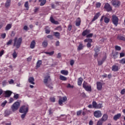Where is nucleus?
<instances>
[{
  "label": "nucleus",
  "instance_id": "obj_1",
  "mask_svg": "<svg viewBox=\"0 0 125 125\" xmlns=\"http://www.w3.org/2000/svg\"><path fill=\"white\" fill-rule=\"evenodd\" d=\"M29 111V106L28 105H23L20 108L19 112L20 113H23L21 115V119H24L25 117H26V115H27V113H28V111Z\"/></svg>",
  "mask_w": 125,
  "mask_h": 125
},
{
  "label": "nucleus",
  "instance_id": "obj_2",
  "mask_svg": "<svg viewBox=\"0 0 125 125\" xmlns=\"http://www.w3.org/2000/svg\"><path fill=\"white\" fill-rule=\"evenodd\" d=\"M13 46H15L17 49L20 48L21 46V44L22 43V38H19V39L17 37L14 38V40Z\"/></svg>",
  "mask_w": 125,
  "mask_h": 125
},
{
  "label": "nucleus",
  "instance_id": "obj_3",
  "mask_svg": "<svg viewBox=\"0 0 125 125\" xmlns=\"http://www.w3.org/2000/svg\"><path fill=\"white\" fill-rule=\"evenodd\" d=\"M20 107V103L19 102H16L13 104L11 106V109L13 112H15L17 111L19 107Z\"/></svg>",
  "mask_w": 125,
  "mask_h": 125
},
{
  "label": "nucleus",
  "instance_id": "obj_4",
  "mask_svg": "<svg viewBox=\"0 0 125 125\" xmlns=\"http://www.w3.org/2000/svg\"><path fill=\"white\" fill-rule=\"evenodd\" d=\"M112 21L115 26H118L119 24V18L116 15H113L112 17Z\"/></svg>",
  "mask_w": 125,
  "mask_h": 125
},
{
  "label": "nucleus",
  "instance_id": "obj_5",
  "mask_svg": "<svg viewBox=\"0 0 125 125\" xmlns=\"http://www.w3.org/2000/svg\"><path fill=\"white\" fill-rule=\"evenodd\" d=\"M51 82V79L50 78V75L49 74H47L43 80L44 83H48Z\"/></svg>",
  "mask_w": 125,
  "mask_h": 125
},
{
  "label": "nucleus",
  "instance_id": "obj_6",
  "mask_svg": "<svg viewBox=\"0 0 125 125\" xmlns=\"http://www.w3.org/2000/svg\"><path fill=\"white\" fill-rule=\"evenodd\" d=\"M104 20V23H106V24H108L110 22V18H107V17H105V16H103L101 19L100 21L102 22L103 20Z\"/></svg>",
  "mask_w": 125,
  "mask_h": 125
},
{
  "label": "nucleus",
  "instance_id": "obj_7",
  "mask_svg": "<svg viewBox=\"0 0 125 125\" xmlns=\"http://www.w3.org/2000/svg\"><path fill=\"white\" fill-rule=\"evenodd\" d=\"M65 101H67V97L64 96L63 97H60V99L59 100V105H62L63 104V102H65Z\"/></svg>",
  "mask_w": 125,
  "mask_h": 125
},
{
  "label": "nucleus",
  "instance_id": "obj_8",
  "mask_svg": "<svg viewBox=\"0 0 125 125\" xmlns=\"http://www.w3.org/2000/svg\"><path fill=\"white\" fill-rule=\"evenodd\" d=\"M104 8L108 12H109V11H112V7H111V5L108 3H106L105 4Z\"/></svg>",
  "mask_w": 125,
  "mask_h": 125
},
{
  "label": "nucleus",
  "instance_id": "obj_9",
  "mask_svg": "<svg viewBox=\"0 0 125 125\" xmlns=\"http://www.w3.org/2000/svg\"><path fill=\"white\" fill-rule=\"evenodd\" d=\"M94 116L96 118H100L102 116V113H101V111L100 110L95 111L94 113Z\"/></svg>",
  "mask_w": 125,
  "mask_h": 125
},
{
  "label": "nucleus",
  "instance_id": "obj_10",
  "mask_svg": "<svg viewBox=\"0 0 125 125\" xmlns=\"http://www.w3.org/2000/svg\"><path fill=\"white\" fill-rule=\"evenodd\" d=\"M103 84H102V83L100 82H97V89L98 90H102V87H103Z\"/></svg>",
  "mask_w": 125,
  "mask_h": 125
},
{
  "label": "nucleus",
  "instance_id": "obj_11",
  "mask_svg": "<svg viewBox=\"0 0 125 125\" xmlns=\"http://www.w3.org/2000/svg\"><path fill=\"white\" fill-rule=\"evenodd\" d=\"M112 5L115 6V7H119L121 5V2L119 1H112Z\"/></svg>",
  "mask_w": 125,
  "mask_h": 125
},
{
  "label": "nucleus",
  "instance_id": "obj_12",
  "mask_svg": "<svg viewBox=\"0 0 125 125\" xmlns=\"http://www.w3.org/2000/svg\"><path fill=\"white\" fill-rule=\"evenodd\" d=\"M4 94L5 97H10V96H11V95L12 94V91L10 90H6V91H5Z\"/></svg>",
  "mask_w": 125,
  "mask_h": 125
},
{
  "label": "nucleus",
  "instance_id": "obj_13",
  "mask_svg": "<svg viewBox=\"0 0 125 125\" xmlns=\"http://www.w3.org/2000/svg\"><path fill=\"white\" fill-rule=\"evenodd\" d=\"M89 33H90V30L86 29L83 32L82 36H83V37H85L86 35H87V34H89Z\"/></svg>",
  "mask_w": 125,
  "mask_h": 125
},
{
  "label": "nucleus",
  "instance_id": "obj_14",
  "mask_svg": "<svg viewBox=\"0 0 125 125\" xmlns=\"http://www.w3.org/2000/svg\"><path fill=\"white\" fill-rule=\"evenodd\" d=\"M11 3V0H7L5 4V7L8 8L10 6Z\"/></svg>",
  "mask_w": 125,
  "mask_h": 125
},
{
  "label": "nucleus",
  "instance_id": "obj_15",
  "mask_svg": "<svg viewBox=\"0 0 125 125\" xmlns=\"http://www.w3.org/2000/svg\"><path fill=\"white\" fill-rule=\"evenodd\" d=\"M100 15V13H97L95 14V15L94 16L93 19L92 20V22H93L94 21H95V20H96V19H98V17H99Z\"/></svg>",
  "mask_w": 125,
  "mask_h": 125
},
{
  "label": "nucleus",
  "instance_id": "obj_16",
  "mask_svg": "<svg viewBox=\"0 0 125 125\" xmlns=\"http://www.w3.org/2000/svg\"><path fill=\"white\" fill-rule=\"evenodd\" d=\"M10 114H11V111L6 110L4 112V117H8Z\"/></svg>",
  "mask_w": 125,
  "mask_h": 125
},
{
  "label": "nucleus",
  "instance_id": "obj_17",
  "mask_svg": "<svg viewBox=\"0 0 125 125\" xmlns=\"http://www.w3.org/2000/svg\"><path fill=\"white\" fill-rule=\"evenodd\" d=\"M121 116H122V115L121 114V113H118L117 115L114 116V117H113V119L115 121H117V120H118V119L120 118Z\"/></svg>",
  "mask_w": 125,
  "mask_h": 125
},
{
  "label": "nucleus",
  "instance_id": "obj_18",
  "mask_svg": "<svg viewBox=\"0 0 125 125\" xmlns=\"http://www.w3.org/2000/svg\"><path fill=\"white\" fill-rule=\"evenodd\" d=\"M45 84L46 86H47V87L50 88V89H52V88H53V84H52V83H50L49 82L48 83H45Z\"/></svg>",
  "mask_w": 125,
  "mask_h": 125
},
{
  "label": "nucleus",
  "instance_id": "obj_19",
  "mask_svg": "<svg viewBox=\"0 0 125 125\" xmlns=\"http://www.w3.org/2000/svg\"><path fill=\"white\" fill-rule=\"evenodd\" d=\"M11 27H12V24L9 23L7 24L5 28V31H8L9 30H10L11 29Z\"/></svg>",
  "mask_w": 125,
  "mask_h": 125
},
{
  "label": "nucleus",
  "instance_id": "obj_20",
  "mask_svg": "<svg viewBox=\"0 0 125 125\" xmlns=\"http://www.w3.org/2000/svg\"><path fill=\"white\" fill-rule=\"evenodd\" d=\"M84 89L86 91H90V92H91L92 90L91 89V85H88L87 86H86V87L84 88Z\"/></svg>",
  "mask_w": 125,
  "mask_h": 125
},
{
  "label": "nucleus",
  "instance_id": "obj_21",
  "mask_svg": "<svg viewBox=\"0 0 125 125\" xmlns=\"http://www.w3.org/2000/svg\"><path fill=\"white\" fill-rule=\"evenodd\" d=\"M117 39L119 41H123V42H125V36H123L122 35H119L117 37Z\"/></svg>",
  "mask_w": 125,
  "mask_h": 125
},
{
  "label": "nucleus",
  "instance_id": "obj_22",
  "mask_svg": "<svg viewBox=\"0 0 125 125\" xmlns=\"http://www.w3.org/2000/svg\"><path fill=\"white\" fill-rule=\"evenodd\" d=\"M108 119V115L106 114H104L103 117L101 118V120L103 121L104 122H105Z\"/></svg>",
  "mask_w": 125,
  "mask_h": 125
},
{
  "label": "nucleus",
  "instance_id": "obj_23",
  "mask_svg": "<svg viewBox=\"0 0 125 125\" xmlns=\"http://www.w3.org/2000/svg\"><path fill=\"white\" fill-rule=\"evenodd\" d=\"M112 70L114 71V72H118V71H119V67L117 65H113Z\"/></svg>",
  "mask_w": 125,
  "mask_h": 125
},
{
  "label": "nucleus",
  "instance_id": "obj_24",
  "mask_svg": "<svg viewBox=\"0 0 125 125\" xmlns=\"http://www.w3.org/2000/svg\"><path fill=\"white\" fill-rule=\"evenodd\" d=\"M83 81V79L82 77H80V78H79L78 81V85H82V83Z\"/></svg>",
  "mask_w": 125,
  "mask_h": 125
},
{
  "label": "nucleus",
  "instance_id": "obj_25",
  "mask_svg": "<svg viewBox=\"0 0 125 125\" xmlns=\"http://www.w3.org/2000/svg\"><path fill=\"white\" fill-rule=\"evenodd\" d=\"M50 20L51 23H53V24H57L58 23V21H55V20H54V19H53V17H50Z\"/></svg>",
  "mask_w": 125,
  "mask_h": 125
},
{
  "label": "nucleus",
  "instance_id": "obj_26",
  "mask_svg": "<svg viewBox=\"0 0 125 125\" xmlns=\"http://www.w3.org/2000/svg\"><path fill=\"white\" fill-rule=\"evenodd\" d=\"M48 43H47V41H44L42 43V46L43 47H46L47 46Z\"/></svg>",
  "mask_w": 125,
  "mask_h": 125
},
{
  "label": "nucleus",
  "instance_id": "obj_27",
  "mask_svg": "<svg viewBox=\"0 0 125 125\" xmlns=\"http://www.w3.org/2000/svg\"><path fill=\"white\" fill-rule=\"evenodd\" d=\"M44 53H45V54H48V55H49V56H52V55H53L54 54V51H52L51 52H45Z\"/></svg>",
  "mask_w": 125,
  "mask_h": 125
},
{
  "label": "nucleus",
  "instance_id": "obj_28",
  "mask_svg": "<svg viewBox=\"0 0 125 125\" xmlns=\"http://www.w3.org/2000/svg\"><path fill=\"white\" fill-rule=\"evenodd\" d=\"M61 74L62 75H64V76H67L68 74V72L67 70H62L61 71Z\"/></svg>",
  "mask_w": 125,
  "mask_h": 125
},
{
  "label": "nucleus",
  "instance_id": "obj_29",
  "mask_svg": "<svg viewBox=\"0 0 125 125\" xmlns=\"http://www.w3.org/2000/svg\"><path fill=\"white\" fill-rule=\"evenodd\" d=\"M12 56L14 59H16V58L17 57V53H16L15 50H14V52L12 54Z\"/></svg>",
  "mask_w": 125,
  "mask_h": 125
},
{
  "label": "nucleus",
  "instance_id": "obj_30",
  "mask_svg": "<svg viewBox=\"0 0 125 125\" xmlns=\"http://www.w3.org/2000/svg\"><path fill=\"white\" fill-rule=\"evenodd\" d=\"M45 31L46 34H49V33H50V30H49V27L47 26H45Z\"/></svg>",
  "mask_w": 125,
  "mask_h": 125
},
{
  "label": "nucleus",
  "instance_id": "obj_31",
  "mask_svg": "<svg viewBox=\"0 0 125 125\" xmlns=\"http://www.w3.org/2000/svg\"><path fill=\"white\" fill-rule=\"evenodd\" d=\"M60 79L61 81H67V78L65 77V76H62V75L60 76Z\"/></svg>",
  "mask_w": 125,
  "mask_h": 125
},
{
  "label": "nucleus",
  "instance_id": "obj_32",
  "mask_svg": "<svg viewBox=\"0 0 125 125\" xmlns=\"http://www.w3.org/2000/svg\"><path fill=\"white\" fill-rule=\"evenodd\" d=\"M42 60L38 61L37 62V67L38 68H39V67H41V65H42Z\"/></svg>",
  "mask_w": 125,
  "mask_h": 125
},
{
  "label": "nucleus",
  "instance_id": "obj_33",
  "mask_svg": "<svg viewBox=\"0 0 125 125\" xmlns=\"http://www.w3.org/2000/svg\"><path fill=\"white\" fill-rule=\"evenodd\" d=\"M54 36H55V37H56V38H58V39H59V37H60V33L59 32H54Z\"/></svg>",
  "mask_w": 125,
  "mask_h": 125
},
{
  "label": "nucleus",
  "instance_id": "obj_34",
  "mask_svg": "<svg viewBox=\"0 0 125 125\" xmlns=\"http://www.w3.org/2000/svg\"><path fill=\"white\" fill-rule=\"evenodd\" d=\"M24 7L26 9V10H29V2L28 1H26L24 4Z\"/></svg>",
  "mask_w": 125,
  "mask_h": 125
},
{
  "label": "nucleus",
  "instance_id": "obj_35",
  "mask_svg": "<svg viewBox=\"0 0 125 125\" xmlns=\"http://www.w3.org/2000/svg\"><path fill=\"white\" fill-rule=\"evenodd\" d=\"M84 42H88L89 43H91V42H92V39H85V40H84Z\"/></svg>",
  "mask_w": 125,
  "mask_h": 125
},
{
  "label": "nucleus",
  "instance_id": "obj_36",
  "mask_svg": "<svg viewBox=\"0 0 125 125\" xmlns=\"http://www.w3.org/2000/svg\"><path fill=\"white\" fill-rule=\"evenodd\" d=\"M88 85V83L86 82L85 81H84L83 84V88H85L86 87V86H87Z\"/></svg>",
  "mask_w": 125,
  "mask_h": 125
},
{
  "label": "nucleus",
  "instance_id": "obj_37",
  "mask_svg": "<svg viewBox=\"0 0 125 125\" xmlns=\"http://www.w3.org/2000/svg\"><path fill=\"white\" fill-rule=\"evenodd\" d=\"M94 51L96 53H98V52H99V51H100V50L99 49V47H98V46H96L94 48Z\"/></svg>",
  "mask_w": 125,
  "mask_h": 125
},
{
  "label": "nucleus",
  "instance_id": "obj_38",
  "mask_svg": "<svg viewBox=\"0 0 125 125\" xmlns=\"http://www.w3.org/2000/svg\"><path fill=\"white\" fill-rule=\"evenodd\" d=\"M103 122H104L103 121L100 119L98 121L96 125H103Z\"/></svg>",
  "mask_w": 125,
  "mask_h": 125
},
{
  "label": "nucleus",
  "instance_id": "obj_39",
  "mask_svg": "<svg viewBox=\"0 0 125 125\" xmlns=\"http://www.w3.org/2000/svg\"><path fill=\"white\" fill-rule=\"evenodd\" d=\"M92 106L93 108H95V109H96V106H97V103H96V102L93 101L92 102Z\"/></svg>",
  "mask_w": 125,
  "mask_h": 125
},
{
  "label": "nucleus",
  "instance_id": "obj_40",
  "mask_svg": "<svg viewBox=\"0 0 125 125\" xmlns=\"http://www.w3.org/2000/svg\"><path fill=\"white\" fill-rule=\"evenodd\" d=\"M35 46H36V41L33 40L32 42V48H35Z\"/></svg>",
  "mask_w": 125,
  "mask_h": 125
},
{
  "label": "nucleus",
  "instance_id": "obj_41",
  "mask_svg": "<svg viewBox=\"0 0 125 125\" xmlns=\"http://www.w3.org/2000/svg\"><path fill=\"white\" fill-rule=\"evenodd\" d=\"M78 50H82V49H83V43H80V44L78 47Z\"/></svg>",
  "mask_w": 125,
  "mask_h": 125
},
{
  "label": "nucleus",
  "instance_id": "obj_42",
  "mask_svg": "<svg viewBox=\"0 0 125 125\" xmlns=\"http://www.w3.org/2000/svg\"><path fill=\"white\" fill-rule=\"evenodd\" d=\"M102 108V104H97V106H96V109H100Z\"/></svg>",
  "mask_w": 125,
  "mask_h": 125
},
{
  "label": "nucleus",
  "instance_id": "obj_43",
  "mask_svg": "<svg viewBox=\"0 0 125 125\" xmlns=\"http://www.w3.org/2000/svg\"><path fill=\"white\" fill-rule=\"evenodd\" d=\"M117 55H119V53L118 52H116L115 54L113 55L112 58H114V59H116L117 58Z\"/></svg>",
  "mask_w": 125,
  "mask_h": 125
},
{
  "label": "nucleus",
  "instance_id": "obj_44",
  "mask_svg": "<svg viewBox=\"0 0 125 125\" xmlns=\"http://www.w3.org/2000/svg\"><path fill=\"white\" fill-rule=\"evenodd\" d=\"M45 3H46V0H43L40 3L41 6H42V5H44Z\"/></svg>",
  "mask_w": 125,
  "mask_h": 125
},
{
  "label": "nucleus",
  "instance_id": "obj_45",
  "mask_svg": "<svg viewBox=\"0 0 125 125\" xmlns=\"http://www.w3.org/2000/svg\"><path fill=\"white\" fill-rule=\"evenodd\" d=\"M115 49H116V50H118L119 51H120V50H121V49H122V48L121 47V46L116 45V46H115Z\"/></svg>",
  "mask_w": 125,
  "mask_h": 125
},
{
  "label": "nucleus",
  "instance_id": "obj_46",
  "mask_svg": "<svg viewBox=\"0 0 125 125\" xmlns=\"http://www.w3.org/2000/svg\"><path fill=\"white\" fill-rule=\"evenodd\" d=\"M13 40L12 39L10 40L6 43L7 45H10L11 43H12V42Z\"/></svg>",
  "mask_w": 125,
  "mask_h": 125
},
{
  "label": "nucleus",
  "instance_id": "obj_47",
  "mask_svg": "<svg viewBox=\"0 0 125 125\" xmlns=\"http://www.w3.org/2000/svg\"><path fill=\"white\" fill-rule=\"evenodd\" d=\"M120 63H121V64H125V58H123L121 60H120Z\"/></svg>",
  "mask_w": 125,
  "mask_h": 125
},
{
  "label": "nucleus",
  "instance_id": "obj_48",
  "mask_svg": "<svg viewBox=\"0 0 125 125\" xmlns=\"http://www.w3.org/2000/svg\"><path fill=\"white\" fill-rule=\"evenodd\" d=\"M2 85L3 86H5V85H6V84H7V81H3L2 83Z\"/></svg>",
  "mask_w": 125,
  "mask_h": 125
},
{
  "label": "nucleus",
  "instance_id": "obj_49",
  "mask_svg": "<svg viewBox=\"0 0 125 125\" xmlns=\"http://www.w3.org/2000/svg\"><path fill=\"white\" fill-rule=\"evenodd\" d=\"M67 88H74V86L73 85H71V84L68 83L67 86Z\"/></svg>",
  "mask_w": 125,
  "mask_h": 125
},
{
  "label": "nucleus",
  "instance_id": "obj_50",
  "mask_svg": "<svg viewBox=\"0 0 125 125\" xmlns=\"http://www.w3.org/2000/svg\"><path fill=\"white\" fill-rule=\"evenodd\" d=\"M4 53V50H1V51L0 52V57H1L2 55H3Z\"/></svg>",
  "mask_w": 125,
  "mask_h": 125
},
{
  "label": "nucleus",
  "instance_id": "obj_51",
  "mask_svg": "<svg viewBox=\"0 0 125 125\" xmlns=\"http://www.w3.org/2000/svg\"><path fill=\"white\" fill-rule=\"evenodd\" d=\"M14 98H15V99H18V98H19V94H17L14 95Z\"/></svg>",
  "mask_w": 125,
  "mask_h": 125
},
{
  "label": "nucleus",
  "instance_id": "obj_52",
  "mask_svg": "<svg viewBox=\"0 0 125 125\" xmlns=\"http://www.w3.org/2000/svg\"><path fill=\"white\" fill-rule=\"evenodd\" d=\"M93 36V34L90 33V34H88L86 36V37H87V38H92Z\"/></svg>",
  "mask_w": 125,
  "mask_h": 125
},
{
  "label": "nucleus",
  "instance_id": "obj_53",
  "mask_svg": "<svg viewBox=\"0 0 125 125\" xmlns=\"http://www.w3.org/2000/svg\"><path fill=\"white\" fill-rule=\"evenodd\" d=\"M6 103H7V102L6 101H5L2 103L1 106H2V107H4V106L6 105Z\"/></svg>",
  "mask_w": 125,
  "mask_h": 125
},
{
  "label": "nucleus",
  "instance_id": "obj_54",
  "mask_svg": "<svg viewBox=\"0 0 125 125\" xmlns=\"http://www.w3.org/2000/svg\"><path fill=\"white\" fill-rule=\"evenodd\" d=\"M1 38H2L3 39H5V37H6V34L5 33H3L1 35Z\"/></svg>",
  "mask_w": 125,
  "mask_h": 125
},
{
  "label": "nucleus",
  "instance_id": "obj_55",
  "mask_svg": "<svg viewBox=\"0 0 125 125\" xmlns=\"http://www.w3.org/2000/svg\"><path fill=\"white\" fill-rule=\"evenodd\" d=\"M106 59H107V56H104V57L103 58V59H102V62H104V61H105Z\"/></svg>",
  "mask_w": 125,
  "mask_h": 125
},
{
  "label": "nucleus",
  "instance_id": "obj_56",
  "mask_svg": "<svg viewBox=\"0 0 125 125\" xmlns=\"http://www.w3.org/2000/svg\"><path fill=\"white\" fill-rule=\"evenodd\" d=\"M72 25L71 24H69L68 25V31H71V30H72Z\"/></svg>",
  "mask_w": 125,
  "mask_h": 125
},
{
  "label": "nucleus",
  "instance_id": "obj_57",
  "mask_svg": "<svg viewBox=\"0 0 125 125\" xmlns=\"http://www.w3.org/2000/svg\"><path fill=\"white\" fill-rule=\"evenodd\" d=\"M74 63H75V62L73 60H70V65H71V66H73V65H74Z\"/></svg>",
  "mask_w": 125,
  "mask_h": 125
},
{
  "label": "nucleus",
  "instance_id": "obj_58",
  "mask_svg": "<svg viewBox=\"0 0 125 125\" xmlns=\"http://www.w3.org/2000/svg\"><path fill=\"white\" fill-rule=\"evenodd\" d=\"M8 82L10 84H12V83H14V81H13V79H11L10 81Z\"/></svg>",
  "mask_w": 125,
  "mask_h": 125
},
{
  "label": "nucleus",
  "instance_id": "obj_59",
  "mask_svg": "<svg viewBox=\"0 0 125 125\" xmlns=\"http://www.w3.org/2000/svg\"><path fill=\"white\" fill-rule=\"evenodd\" d=\"M96 7H100L101 6V3L100 2H98L96 5Z\"/></svg>",
  "mask_w": 125,
  "mask_h": 125
},
{
  "label": "nucleus",
  "instance_id": "obj_60",
  "mask_svg": "<svg viewBox=\"0 0 125 125\" xmlns=\"http://www.w3.org/2000/svg\"><path fill=\"white\" fill-rule=\"evenodd\" d=\"M57 29L58 30V31H62V27H61V26H59L57 27Z\"/></svg>",
  "mask_w": 125,
  "mask_h": 125
},
{
  "label": "nucleus",
  "instance_id": "obj_61",
  "mask_svg": "<svg viewBox=\"0 0 125 125\" xmlns=\"http://www.w3.org/2000/svg\"><path fill=\"white\" fill-rule=\"evenodd\" d=\"M98 64L99 66H101V65H102L103 64V62L101 61H98Z\"/></svg>",
  "mask_w": 125,
  "mask_h": 125
},
{
  "label": "nucleus",
  "instance_id": "obj_62",
  "mask_svg": "<svg viewBox=\"0 0 125 125\" xmlns=\"http://www.w3.org/2000/svg\"><path fill=\"white\" fill-rule=\"evenodd\" d=\"M121 94L123 95L125 94V89H123V90H121Z\"/></svg>",
  "mask_w": 125,
  "mask_h": 125
},
{
  "label": "nucleus",
  "instance_id": "obj_63",
  "mask_svg": "<svg viewBox=\"0 0 125 125\" xmlns=\"http://www.w3.org/2000/svg\"><path fill=\"white\" fill-rule=\"evenodd\" d=\"M50 99L51 102H55V98H51Z\"/></svg>",
  "mask_w": 125,
  "mask_h": 125
},
{
  "label": "nucleus",
  "instance_id": "obj_64",
  "mask_svg": "<svg viewBox=\"0 0 125 125\" xmlns=\"http://www.w3.org/2000/svg\"><path fill=\"white\" fill-rule=\"evenodd\" d=\"M81 114H82V111H81V110L79 111H77V116H80V115H81Z\"/></svg>",
  "mask_w": 125,
  "mask_h": 125
}]
</instances>
